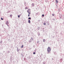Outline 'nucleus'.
I'll return each instance as SVG.
<instances>
[{"label": "nucleus", "mask_w": 64, "mask_h": 64, "mask_svg": "<svg viewBox=\"0 0 64 64\" xmlns=\"http://www.w3.org/2000/svg\"><path fill=\"white\" fill-rule=\"evenodd\" d=\"M52 16H54V14H52Z\"/></svg>", "instance_id": "obj_8"}, {"label": "nucleus", "mask_w": 64, "mask_h": 64, "mask_svg": "<svg viewBox=\"0 0 64 64\" xmlns=\"http://www.w3.org/2000/svg\"><path fill=\"white\" fill-rule=\"evenodd\" d=\"M9 22L8 21H6V24L7 25H8L9 24Z\"/></svg>", "instance_id": "obj_3"}, {"label": "nucleus", "mask_w": 64, "mask_h": 64, "mask_svg": "<svg viewBox=\"0 0 64 64\" xmlns=\"http://www.w3.org/2000/svg\"><path fill=\"white\" fill-rule=\"evenodd\" d=\"M47 51L48 53L51 51V48L50 47H48V48Z\"/></svg>", "instance_id": "obj_1"}, {"label": "nucleus", "mask_w": 64, "mask_h": 64, "mask_svg": "<svg viewBox=\"0 0 64 64\" xmlns=\"http://www.w3.org/2000/svg\"><path fill=\"white\" fill-rule=\"evenodd\" d=\"M12 15H10V17H12Z\"/></svg>", "instance_id": "obj_16"}, {"label": "nucleus", "mask_w": 64, "mask_h": 64, "mask_svg": "<svg viewBox=\"0 0 64 64\" xmlns=\"http://www.w3.org/2000/svg\"><path fill=\"white\" fill-rule=\"evenodd\" d=\"M22 46H21V48H23L24 46L23 45H22Z\"/></svg>", "instance_id": "obj_7"}, {"label": "nucleus", "mask_w": 64, "mask_h": 64, "mask_svg": "<svg viewBox=\"0 0 64 64\" xmlns=\"http://www.w3.org/2000/svg\"><path fill=\"white\" fill-rule=\"evenodd\" d=\"M30 14H28V16L29 17L30 16Z\"/></svg>", "instance_id": "obj_9"}, {"label": "nucleus", "mask_w": 64, "mask_h": 64, "mask_svg": "<svg viewBox=\"0 0 64 64\" xmlns=\"http://www.w3.org/2000/svg\"><path fill=\"white\" fill-rule=\"evenodd\" d=\"M56 4H57L58 2V1L57 0H56Z\"/></svg>", "instance_id": "obj_4"}, {"label": "nucleus", "mask_w": 64, "mask_h": 64, "mask_svg": "<svg viewBox=\"0 0 64 64\" xmlns=\"http://www.w3.org/2000/svg\"><path fill=\"white\" fill-rule=\"evenodd\" d=\"M28 8L27 7H26L25 8V10H26V9H28Z\"/></svg>", "instance_id": "obj_11"}, {"label": "nucleus", "mask_w": 64, "mask_h": 64, "mask_svg": "<svg viewBox=\"0 0 64 64\" xmlns=\"http://www.w3.org/2000/svg\"><path fill=\"white\" fill-rule=\"evenodd\" d=\"M36 54L35 52H34L33 53V54Z\"/></svg>", "instance_id": "obj_17"}, {"label": "nucleus", "mask_w": 64, "mask_h": 64, "mask_svg": "<svg viewBox=\"0 0 64 64\" xmlns=\"http://www.w3.org/2000/svg\"><path fill=\"white\" fill-rule=\"evenodd\" d=\"M32 6H34V3H32Z\"/></svg>", "instance_id": "obj_5"}, {"label": "nucleus", "mask_w": 64, "mask_h": 64, "mask_svg": "<svg viewBox=\"0 0 64 64\" xmlns=\"http://www.w3.org/2000/svg\"><path fill=\"white\" fill-rule=\"evenodd\" d=\"M7 26H8V25H7Z\"/></svg>", "instance_id": "obj_20"}, {"label": "nucleus", "mask_w": 64, "mask_h": 64, "mask_svg": "<svg viewBox=\"0 0 64 64\" xmlns=\"http://www.w3.org/2000/svg\"><path fill=\"white\" fill-rule=\"evenodd\" d=\"M38 28H39V29H40V27H38Z\"/></svg>", "instance_id": "obj_19"}, {"label": "nucleus", "mask_w": 64, "mask_h": 64, "mask_svg": "<svg viewBox=\"0 0 64 64\" xmlns=\"http://www.w3.org/2000/svg\"><path fill=\"white\" fill-rule=\"evenodd\" d=\"M28 19H30V20L31 19V18H28Z\"/></svg>", "instance_id": "obj_10"}, {"label": "nucleus", "mask_w": 64, "mask_h": 64, "mask_svg": "<svg viewBox=\"0 0 64 64\" xmlns=\"http://www.w3.org/2000/svg\"><path fill=\"white\" fill-rule=\"evenodd\" d=\"M45 40H43V42H44L45 41Z\"/></svg>", "instance_id": "obj_12"}, {"label": "nucleus", "mask_w": 64, "mask_h": 64, "mask_svg": "<svg viewBox=\"0 0 64 64\" xmlns=\"http://www.w3.org/2000/svg\"><path fill=\"white\" fill-rule=\"evenodd\" d=\"M44 25H46V23H44Z\"/></svg>", "instance_id": "obj_15"}, {"label": "nucleus", "mask_w": 64, "mask_h": 64, "mask_svg": "<svg viewBox=\"0 0 64 64\" xmlns=\"http://www.w3.org/2000/svg\"><path fill=\"white\" fill-rule=\"evenodd\" d=\"M18 18H19V17L20 16L18 15Z\"/></svg>", "instance_id": "obj_13"}, {"label": "nucleus", "mask_w": 64, "mask_h": 64, "mask_svg": "<svg viewBox=\"0 0 64 64\" xmlns=\"http://www.w3.org/2000/svg\"><path fill=\"white\" fill-rule=\"evenodd\" d=\"M1 20H3V18H1Z\"/></svg>", "instance_id": "obj_14"}, {"label": "nucleus", "mask_w": 64, "mask_h": 64, "mask_svg": "<svg viewBox=\"0 0 64 64\" xmlns=\"http://www.w3.org/2000/svg\"><path fill=\"white\" fill-rule=\"evenodd\" d=\"M28 23H30V20H28Z\"/></svg>", "instance_id": "obj_6"}, {"label": "nucleus", "mask_w": 64, "mask_h": 64, "mask_svg": "<svg viewBox=\"0 0 64 64\" xmlns=\"http://www.w3.org/2000/svg\"><path fill=\"white\" fill-rule=\"evenodd\" d=\"M42 16H43V17H44V14H42Z\"/></svg>", "instance_id": "obj_18"}, {"label": "nucleus", "mask_w": 64, "mask_h": 64, "mask_svg": "<svg viewBox=\"0 0 64 64\" xmlns=\"http://www.w3.org/2000/svg\"><path fill=\"white\" fill-rule=\"evenodd\" d=\"M27 12H28V14H30V12H31V10L30 9H28V11H27Z\"/></svg>", "instance_id": "obj_2"}]
</instances>
